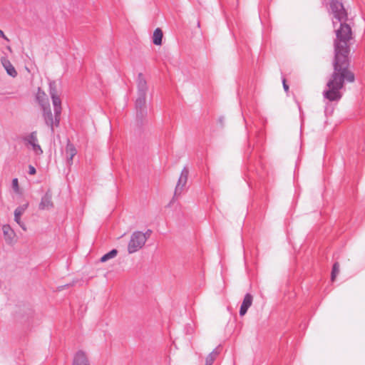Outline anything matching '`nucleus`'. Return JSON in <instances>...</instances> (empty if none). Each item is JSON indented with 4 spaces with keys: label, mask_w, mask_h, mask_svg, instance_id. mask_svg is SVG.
I'll use <instances>...</instances> for the list:
<instances>
[{
    "label": "nucleus",
    "mask_w": 365,
    "mask_h": 365,
    "mask_svg": "<svg viewBox=\"0 0 365 365\" xmlns=\"http://www.w3.org/2000/svg\"><path fill=\"white\" fill-rule=\"evenodd\" d=\"M138 95H146L148 91L147 82L143 75L140 73L137 79Z\"/></svg>",
    "instance_id": "11"
},
{
    "label": "nucleus",
    "mask_w": 365,
    "mask_h": 365,
    "mask_svg": "<svg viewBox=\"0 0 365 365\" xmlns=\"http://www.w3.org/2000/svg\"><path fill=\"white\" fill-rule=\"evenodd\" d=\"M73 365H90L86 353L78 351L73 357Z\"/></svg>",
    "instance_id": "13"
},
{
    "label": "nucleus",
    "mask_w": 365,
    "mask_h": 365,
    "mask_svg": "<svg viewBox=\"0 0 365 365\" xmlns=\"http://www.w3.org/2000/svg\"><path fill=\"white\" fill-rule=\"evenodd\" d=\"M53 207L52 202V193L50 190H47L46 193L42 196L41 202L39 203V210H50Z\"/></svg>",
    "instance_id": "6"
},
{
    "label": "nucleus",
    "mask_w": 365,
    "mask_h": 365,
    "mask_svg": "<svg viewBox=\"0 0 365 365\" xmlns=\"http://www.w3.org/2000/svg\"><path fill=\"white\" fill-rule=\"evenodd\" d=\"M36 168L32 166V165H29V173L30 175H34L36 173Z\"/></svg>",
    "instance_id": "21"
},
{
    "label": "nucleus",
    "mask_w": 365,
    "mask_h": 365,
    "mask_svg": "<svg viewBox=\"0 0 365 365\" xmlns=\"http://www.w3.org/2000/svg\"><path fill=\"white\" fill-rule=\"evenodd\" d=\"M339 272V264L338 262H335L333 265L332 271H331V281H334L335 279Z\"/></svg>",
    "instance_id": "19"
},
{
    "label": "nucleus",
    "mask_w": 365,
    "mask_h": 365,
    "mask_svg": "<svg viewBox=\"0 0 365 365\" xmlns=\"http://www.w3.org/2000/svg\"><path fill=\"white\" fill-rule=\"evenodd\" d=\"M49 94L52 100L53 111L58 116L59 113H61V101L58 95L55 81L49 83Z\"/></svg>",
    "instance_id": "4"
},
{
    "label": "nucleus",
    "mask_w": 365,
    "mask_h": 365,
    "mask_svg": "<svg viewBox=\"0 0 365 365\" xmlns=\"http://www.w3.org/2000/svg\"><path fill=\"white\" fill-rule=\"evenodd\" d=\"M219 354H220V351H218L217 348L215 349L206 357L205 365H212L214 361L216 359V358L219 355Z\"/></svg>",
    "instance_id": "17"
},
{
    "label": "nucleus",
    "mask_w": 365,
    "mask_h": 365,
    "mask_svg": "<svg viewBox=\"0 0 365 365\" xmlns=\"http://www.w3.org/2000/svg\"><path fill=\"white\" fill-rule=\"evenodd\" d=\"M1 63L4 66V68L6 69V73L11 77H16L17 76V72L15 69V68L13 66L11 63L6 58H2Z\"/></svg>",
    "instance_id": "14"
},
{
    "label": "nucleus",
    "mask_w": 365,
    "mask_h": 365,
    "mask_svg": "<svg viewBox=\"0 0 365 365\" xmlns=\"http://www.w3.org/2000/svg\"><path fill=\"white\" fill-rule=\"evenodd\" d=\"M3 233L6 242H11L14 237V233L9 225H5L2 227Z\"/></svg>",
    "instance_id": "15"
},
{
    "label": "nucleus",
    "mask_w": 365,
    "mask_h": 365,
    "mask_svg": "<svg viewBox=\"0 0 365 365\" xmlns=\"http://www.w3.org/2000/svg\"><path fill=\"white\" fill-rule=\"evenodd\" d=\"M283 88L285 91H287L289 90V86L287 85L284 79H283Z\"/></svg>",
    "instance_id": "23"
},
{
    "label": "nucleus",
    "mask_w": 365,
    "mask_h": 365,
    "mask_svg": "<svg viewBox=\"0 0 365 365\" xmlns=\"http://www.w3.org/2000/svg\"><path fill=\"white\" fill-rule=\"evenodd\" d=\"M0 37L8 41V38H6V36L4 35V32L1 29H0Z\"/></svg>",
    "instance_id": "24"
},
{
    "label": "nucleus",
    "mask_w": 365,
    "mask_h": 365,
    "mask_svg": "<svg viewBox=\"0 0 365 365\" xmlns=\"http://www.w3.org/2000/svg\"><path fill=\"white\" fill-rule=\"evenodd\" d=\"M77 150L73 144L69 140L68 141L66 149H65V157L68 165H71L73 164V158L76 155Z\"/></svg>",
    "instance_id": "10"
},
{
    "label": "nucleus",
    "mask_w": 365,
    "mask_h": 365,
    "mask_svg": "<svg viewBox=\"0 0 365 365\" xmlns=\"http://www.w3.org/2000/svg\"><path fill=\"white\" fill-rule=\"evenodd\" d=\"M163 32L160 29L157 28L153 32V42L155 45L159 46L162 43Z\"/></svg>",
    "instance_id": "16"
},
{
    "label": "nucleus",
    "mask_w": 365,
    "mask_h": 365,
    "mask_svg": "<svg viewBox=\"0 0 365 365\" xmlns=\"http://www.w3.org/2000/svg\"><path fill=\"white\" fill-rule=\"evenodd\" d=\"M146 242V236L140 231L134 232L131 236L128 245V252L133 254L141 249Z\"/></svg>",
    "instance_id": "2"
},
{
    "label": "nucleus",
    "mask_w": 365,
    "mask_h": 365,
    "mask_svg": "<svg viewBox=\"0 0 365 365\" xmlns=\"http://www.w3.org/2000/svg\"><path fill=\"white\" fill-rule=\"evenodd\" d=\"M24 140L32 146L34 151L37 155H40L43 153L41 146L38 143L36 132H32L28 137L24 138Z\"/></svg>",
    "instance_id": "9"
},
{
    "label": "nucleus",
    "mask_w": 365,
    "mask_h": 365,
    "mask_svg": "<svg viewBox=\"0 0 365 365\" xmlns=\"http://www.w3.org/2000/svg\"><path fill=\"white\" fill-rule=\"evenodd\" d=\"M146 95H138L135 101L136 118L142 120L147 115V108L145 106Z\"/></svg>",
    "instance_id": "5"
},
{
    "label": "nucleus",
    "mask_w": 365,
    "mask_h": 365,
    "mask_svg": "<svg viewBox=\"0 0 365 365\" xmlns=\"http://www.w3.org/2000/svg\"><path fill=\"white\" fill-rule=\"evenodd\" d=\"M188 174H189V171H188L187 168H184L181 171L180 176L178 179V184H177L175 190V196H176L178 195H180L183 187L186 185Z\"/></svg>",
    "instance_id": "7"
},
{
    "label": "nucleus",
    "mask_w": 365,
    "mask_h": 365,
    "mask_svg": "<svg viewBox=\"0 0 365 365\" xmlns=\"http://www.w3.org/2000/svg\"><path fill=\"white\" fill-rule=\"evenodd\" d=\"M151 232L152 231L150 230H148L145 233H143V235L146 236V240L150 237Z\"/></svg>",
    "instance_id": "22"
},
{
    "label": "nucleus",
    "mask_w": 365,
    "mask_h": 365,
    "mask_svg": "<svg viewBox=\"0 0 365 365\" xmlns=\"http://www.w3.org/2000/svg\"><path fill=\"white\" fill-rule=\"evenodd\" d=\"M252 300H253V297L250 294L247 293L245 295L244 299L242 301V303L241 304L240 309V316H244L247 313L248 309L251 307V305L252 304Z\"/></svg>",
    "instance_id": "12"
},
{
    "label": "nucleus",
    "mask_w": 365,
    "mask_h": 365,
    "mask_svg": "<svg viewBox=\"0 0 365 365\" xmlns=\"http://www.w3.org/2000/svg\"><path fill=\"white\" fill-rule=\"evenodd\" d=\"M329 12L333 15L332 23L335 27L339 24V28L335 31L334 73L327 83V89L323 92V97L329 101L338 102L342 97L340 91L344 82L354 81V75L348 70L349 53V41L351 38V29L346 24L347 13L341 1L331 0Z\"/></svg>",
    "instance_id": "1"
},
{
    "label": "nucleus",
    "mask_w": 365,
    "mask_h": 365,
    "mask_svg": "<svg viewBox=\"0 0 365 365\" xmlns=\"http://www.w3.org/2000/svg\"><path fill=\"white\" fill-rule=\"evenodd\" d=\"M118 254V251L115 249H113L108 252V253L103 255L100 259L101 262H107L108 260L113 259L116 257Z\"/></svg>",
    "instance_id": "18"
},
{
    "label": "nucleus",
    "mask_w": 365,
    "mask_h": 365,
    "mask_svg": "<svg viewBox=\"0 0 365 365\" xmlns=\"http://www.w3.org/2000/svg\"><path fill=\"white\" fill-rule=\"evenodd\" d=\"M12 187L15 192H19V181L17 178H14L12 180Z\"/></svg>",
    "instance_id": "20"
},
{
    "label": "nucleus",
    "mask_w": 365,
    "mask_h": 365,
    "mask_svg": "<svg viewBox=\"0 0 365 365\" xmlns=\"http://www.w3.org/2000/svg\"><path fill=\"white\" fill-rule=\"evenodd\" d=\"M328 110H329V108H328V106H326V108H325V113H328Z\"/></svg>",
    "instance_id": "25"
},
{
    "label": "nucleus",
    "mask_w": 365,
    "mask_h": 365,
    "mask_svg": "<svg viewBox=\"0 0 365 365\" xmlns=\"http://www.w3.org/2000/svg\"><path fill=\"white\" fill-rule=\"evenodd\" d=\"M43 116L46 124L50 127L51 131L53 133L54 132L53 127L54 126L58 127L59 125L60 120H61V113H59L58 115V118H57L56 114L54 113V117H53V113H52L49 106H48V107L43 106Z\"/></svg>",
    "instance_id": "3"
},
{
    "label": "nucleus",
    "mask_w": 365,
    "mask_h": 365,
    "mask_svg": "<svg viewBox=\"0 0 365 365\" xmlns=\"http://www.w3.org/2000/svg\"><path fill=\"white\" fill-rule=\"evenodd\" d=\"M29 203H25L22 205L19 206L14 210V220L15 222L24 230H26L25 224L21 222V216L25 212L28 208Z\"/></svg>",
    "instance_id": "8"
}]
</instances>
